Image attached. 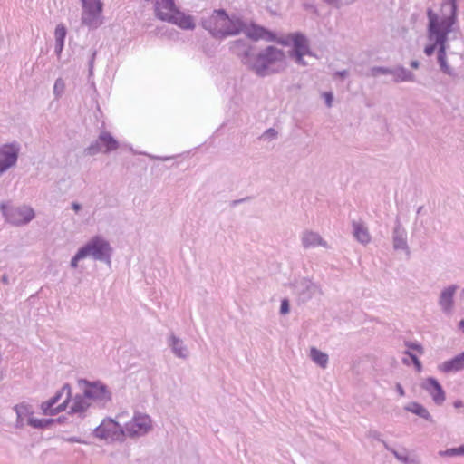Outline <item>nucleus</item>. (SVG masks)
Masks as SVG:
<instances>
[{
	"label": "nucleus",
	"instance_id": "e433bc0d",
	"mask_svg": "<svg viewBox=\"0 0 464 464\" xmlns=\"http://www.w3.org/2000/svg\"><path fill=\"white\" fill-rule=\"evenodd\" d=\"M278 135V132L274 128L267 129L261 136V139L264 140H275Z\"/></svg>",
	"mask_w": 464,
	"mask_h": 464
},
{
	"label": "nucleus",
	"instance_id": "c9c22d12",
	"mask_svg": "<svg viewBox=\"0 0 464 464\" xmlns=\"http://www.w3.org/2000/svg\"><path fill=\"white\" fill-rule=\"evenodd\" d=\"M83 258H86L85 257V255L84 253L82 251V249L80 248L77 253L75 254V256L72 258L71 260V263H70V266L72 268L75 269L78 267V262Z\"/></svg>",
	"mask_w": 464,
	"mask_h": 464
},
{
	"label": "nucleus",
	"instance_id": "c03bdc74",
	"mask_svg": "<svg viewBox=\"0 0 464 464\" xmlns=\"http://www.w3.org/2000/svg\"><path fill=\"white\" fill-rule=\"evenodd\" d=\"M409 464H422L420 458L417 454H412V459Z\"/></svg>",
	"mask_w": 464,
	"mask_h": 464
},
{
	"label": "nucleus",
	"instance_id": "b1692460",
	"mask_svg": "<svg viewBox=\"0 0 464 464\" xmlns=\"http://www.w3.org/2000/svg\"><path fill=\"white\" fill-rule=\"evenodd\" d=\"M390 74L393 76L395 82H413L415 80L414 74L402 66L391 69Z\"/></svg>",
	"mask_w": 464,
	"mask_h": 464
},
{
	"label": "nucleus",
	"instance_id": "f3484780",
	"mask_svg": "<svg viewBox=\"0 0 464 464\" xmlns=\"http://www.w3.org/2000/svg\"><path fill=\"white\" fill-rule=\"evenodd\" d=\"M163 21L176 24L184 30H192L196 26L191 15H187L177 8L169 15L165 16Z\"/></svg>",
	"mask_w": 464,
	"mask_h": 464
},
{
	"label": "nucleus",
	"instance_id": "c85d7f7f",
	"mask_svg": "<svg viewBox=\"0 0 464 464\" xmlns=\"http://www.w3.org/2000/svg\"><path fill=\"white\" fill-rule=\"evenodd\" d=\"M54 36H55L54 51L57 53V55H60L63 51V44H64V39L66 36V28L64 27V25L58 24L56 26L55 31H54Z\"/></svg>",
	"mask_w": 464,
	"mask_h": 464
},
{
	"label": "nucleus",
	"instance_id": "79ce46f5",
	"mask_svg": "<svg viewBox=\"0 0 464 464\" xmlns=\"http://www.w3.org/2000/svg\"><path fill=\"white\" fill-rule=\"evenodd\" d=\"M324 97L325 103H326L327 107L328 108L332 107L333 100H334L333 94L331 92H324Z\"/></svg>",
	"mask_w": 464,
	"mask_h": 464
},
{
	"label": "nucleus",
	"instance_id": "13d9d810",
	"mask_svg": "<svg viewBox=\"0 0 464 464\" xmlns=\"http://www.w3.org/2000/svg\"><path fill=\"white\" fill-rule=\"evenodd\" d=\"M461 294H462V295L464 296V289L462 290Z\"/></svg>",
	"mask_w": 464,
	"mask_h": 464
},
{
	"label": "nucleus",
	"instance_id": "393cba45",
	"mask_svg": "<svg viewBox=\"0 0 464 464\" xmlns=\"http://www.w3.org/2000/svg\"><path fill=\"white\" fill-rule=\"evenodd\" d=\"M383 447L385 448V450L390 451L398 461H400L402 464H409L412 459V454H411L409 450L405 448H401L400 450H398L392 448L387 442H383Z\"/></svg>",
	"mask_w": 464,
	"mask_h": 464
},
{
	"label": "nucleus",
	"instance_id": "8fccbe9b",
	"mask_svg": "<svg viewBox=\"0 0 464 464\" xmlns=\"http://www.w3.org/2000/svg\"><path fill=\"white\" fill-rule=\"evenodd\" d=\"M72 208L75 211H79L82 208V206H81V204H79L77 202H72Z\"/></svg>",
	"mask_w": 464,
	"mask_h": 464
},
{
	"label": "nucleus",
	"instance_id": "09e8293b",
	"mask_svg": "<svg viewBox=\"0 0 464 464\" xmlns=\"http://www.w3.org/2000/svg\"><path fill=\"white\" fill-rule=\"evenodd\" d=\"M348 75V71L346 70H343V71H338L335 72V76H338V77H346Z\"/></svg>",
	"mask_w": 464,
	"mask_h": 464
},
{
	"label": "nucleus",
	"instance_id": "473e14b6",
	"mask_svg": "<svg viewBox=\"0 0 464 464\" xmlns=\"http://www.w3.org/2000/svg\"><path fill=\"white\" fill-rule=\"evenodd\" d=\"M65 90V82L62 78L56 79L53 85V95L56 99L62 97Z\"/></svg>",
	"mask_w": 464,
	"mask_h": 464
},
{
	"label": "nucleus",
	"instance_id": "9b49d317",
	"mask_svg": "<svg viewBox=\"0 0 464 464\" xmlns=\"http://www.w3.org/2000/svg\"><path fill=\"white\" fill-rule=\"evenodd\" d=\"M79 384L83 385L82 392L90 401L106 403L111 399V393L107 386L100 382H90L86 380H80Z\"/></svg>",
	"mask_w": 464,
	"mask_h": 464
},
{
	"label": "nucleus",
	"instance_id": "3c124183",
	"mask_svg": "<svg viewBox=\"0 0 464 464\" xmlns=\"http://www.w3.org/2000/svg\"><path fill=\"white\" fill-rule=\"evenodd\" d=\"M454 407L455 408H462V407H464V403L462 401H456L454 402Z\"/></svg>",
	"mask_w": 464,
	"mask_h": 464
},
{
	"label": "nucleus",
	"instance_id": "603ef678",
	"mask_svg": "<svg viewBox=\"0 0 464 464\" xmlns=\"http://www.w3.org/2000/svg\"><path fill=\"white\" fill-rule=\"evenodd\" d=\"M419 65H420V63H419V62H418V61H412V62L411 63V66L412 68H414V69L419 68Z\"/></svg>",
	"mask_w": 464,
	"mask_h": 464
},
{
	"label": "nucleus",
	"instance_id": "9d476101",
	"mask_svg": "<svg viewBox=\"0 0 464 464\" xmlns=\"http://www.w3.org/2000/svg\"><path fill=\"white\" fill-rule=\"evenodd\" d=\"M428 38L430 42H432L431 44L427 45L424 48V53L427 56H430L434 53L436 47L438 46V55L437 60L438 63L440 65V70L449 76H454L455 72L452 67H450L447 62V49H448V34H445V41L442 44L437 43L435 38L430 37V25H428Z\"/></svg>",
	"mask_w": 464,
	"mask_h": 464
},
{
	"label": "nucleus",
	"instance_id": "a18cd8bd",
	"mask_svg": "<svg viewBox=\"0 0 464 464\" xmlns=\"http://www.w3.org/2000/svg\"><path fill=\"white\" fill-rule=\"evenodd\" d=\"M395 388H396V391H397V392L399 393V395H400L401 397H402V396H404V395H405L404 389H403V387L401 385V383H396Z\"/></svg>",
	"mask_w": 464,
	"mask_h": 464
},
{
	"label": "nucleus",
	"instance_id": "a19ab883",
	"mask_svg": "<svg viewBox=\"0 0 464 464\" xmlns=\"http://www.w3.org/2000/svg\"><path fill=\"white\" fill-rule=\"evenodd\" d=\"M409 349L418 351L420 354L423 353V348L417 343H406L405 344Z\"/></svg>",
	"mask_w": 464,
	"mask_h": 464
},
{
	"label": "nucleus",
	"instance_id": "5fc2aeb1",
	"mask_svg": "<svg viewBox=\"0 0 464 464\" xmlns=\"http://www.w3.org/2000/svg\"><path fill=\"white\" fill-rule=\"evenodd\" d=\"M459 329H464V320H461V321L459 323Z\"/></svg>",
	"mask_w": 464,
	"mask_h": 464
},
{
	"label": "nucleus",
	"instance_id": "dca6fc26",
	"mask_svg": "<svg viewBox=\"0 0 464 464\" xmlns=\"http://www.w3.org/2000/svg\"><path fill=\"white\" fill-rule=\"evenodd\" d=\"M420 387L429 392L436 404L440 405L444 402L446 399L445 392L436 379L427 378L421 382Z\"/></svg>",
	"mask_w": 464,
	"mask_h": 464
},
{
	"label": "nucleus",
	"instance_id": "a878e982",
	"mask_svg": "<svg viewBox=\"0 0 464 464\" xmlns=\"http://www.w3.org/2000/svg\"><path fill=\"white\" fill-rule=\"evenodd\" d=\"M99 140L103 146L104 153L116 150L119 148V142L108 131H102L99 135Z\"/></svg>",
	"mask_w": 464,
	"mask_h": 464
},
{
	"label": "nucleus",
	"instance_id": "4c0bfd02",
	"mask_svg": "<svg viewBox=\"0 0 464 464\" xmlns=\"http://www.w3.org/2000/svg\"><path fill=\"white\" fill-rule=\"evenodd\" d=\"M404 353L411 359L412 362L416 367V370L418 372H420L422 369V365L418 357L415 354L411 353L410 351H406Z\"/></svg>",
	"mask_w": 464,
	"mask_h": 464
},
{
	"label": "nucleus",
	"instance_id": "39448f33",
	"mask_svg": "<svg viewBox=\"0 0 464 464\" xmlns=\"http://www.w3.org/2000/svg\"><path fill=\"white\" fill-rule=\"evenodd\" d=\"M283 45H290L293 44V49L289 52V56L293 58L295 63L301 65H306V62L304 61L305 55H311L309 49L308 40L301 33L290 34L283 38L275 40Z\"/></svg>",
	"mask_w": 464,
	"mask_h": 464
},
{
	"label": "nucleus",
	"instance_id": "423d86ee",
	"mask_svg": "<svg viewBox=\"0 0 464 464\" xmlns=\"http://www.w3.org/2000/svg\"><path fill=\"white\" fill-rule=\"evenodd\" d=\"M81 249L84 253L85 257L91 256L94 260L111 265L112 247L109 241L102 237L95 236L92 237Z\"/></svg>",
	"mask_w": 464,
	"mask_h": 464
},
{
	"label": "nucleus",
	"instance_id": "5701e85b",
	"mask_svg": "<svg viewBox=\"0 0 464 464\" xmlns=\"http://www.w3.org/2000/svg\"><path fill=\"white\" fill-rule=\"evenodd\" d=\"M353 235L355 239L362 244L367 245L371 242V235L369 233L367 226L361 220H353L352 222Z\"/></svg>",
	"mask_w": 464,
	"mask_h": 464
},
{
	"label": "nucleus",
	"instance_id": "a211bd4d",
	"mask_svg": "<svg viewBox=\"0 0 464 464\" xmlns=\"http://www.w3.org/2000/svg\"><path fill=\"white\" fill-rule=\"evenodd\" d=\"M301 243L304 248H314L322 246L324 248H330L329 244L321 237L318 232L313 230H305L301 236Z\"/></svg>",
	"mask_w": 464,
	"mask_h": 464
},
{
	"label": "nucleus",
	"instance_id": "6e6d98bb",
	"mask_svg": "<svg viewBox=\"0 0 464 464\" xmlns=\"http://www.w3.org/2000/svg\"><path fill=\"white\" fill-rule=\"evenodd\" d=\"M421 209H422V207H420V208H418V211H417V212H418V213L421 212Z\"/></svg>",
	"mask_w": 464,
	"mask_h": 464
},
{
	"label": "nucleus",
	"instance_id": "37998d69",
	"mask_svg": "<svg viewBox=\"0 0 464 464\" xmlns=\"http://www.w3.org/2000/svg\"><path fill=\"white\" fill-rule=\"evenodd\" d=\"M369 437L380 441L382 445H383V442H386L385 440H383L382 438H381V434L376 431V430H373V431H370L369 432Z\"/></svg>",
	"mask_w": 464,
	"mask_h": 464
},
{
	"label": "nucleus",
	"instance_id": "49530a36",
	"mask_svg": "<svg viewBox=\"0 0 464 464\" xmlns=\"http://www.w3.org/2000/svg\"><path fill=\"white\" fill-rule=\"evenodd\" d=\"M95 55H96V52L94 51V52L92 53L91 60H90V62H89V65H90V73H91V74L92 73V68H93V63H94Z\"/></svg>",
	"mask_w": 464,
	"mask_h": 464
},
{
	"label": "nucleus",
	"instance_id": "c756f323",
	"mask_svg": "<svg viewBox=\"0 0 464 464\" xmlns=\"http://www.w3.org/2000/svg\"><path fill=\"white\" fill-rule=\"evenodd\" d=\"M249 50L250 55H256L253 53V50L250 46L247 45V44L244 40H237L231 44V49L233 52L241 58L242 63H244L245 54H244V49Z\"/></svg>",
	"mask_w": 464,
	"mask_h": 464
},
{
	"label": "nucleus",
	"instance_id": "6e6552de",
	"mask_svg": "<svg viewBox=\"0 0 464 464\" xmlns=\"http://www.w3.org/2000/svg\"><path fill=\"white\" fill-rule=\"evenodd\" d=\"M82 12L81 22L89 28H98L102 24V0H81Z\"/></svg>",
	"mask_w": 464,
	"mask_h": 464
},
{
	"label": "nucleus",
	"instance_id": "ddd939ff",
	"mask_svg": "<svg viewBox=\"0 0 464 464\" xmlns=\"http://www.w3.org/2000/svg\"><path fill=\"white\" fill-rule=\"evenodd\" d=\"M18 154L19 148L15 145L5 144L0 147V177L15 166Z\"/></svg>",
	"mask_w": 464,
	"mask_h": 464
},
{
	"label": "nucleus",
	"instance_id": "58836bf2",
	"mask_svg": "<svg viewBox=\"0 0 464 464\" xmlns=\"http://www.w3.org/2000/svg\"><path fill=\"white\" fill-rule=\"evenodd\" d=\"M322 1L328 5H333L334 7H340L343 5H348L351 3L349 1H343V0H322Z\"/></svg>",
	"mask_w": 464,
	"mask_h": 464
},
{
	"label": "nucleus",
	"instance_id": "f257e3e1",
	"mask_svg": "<svg viewBox=\"0 0 464 464\" xmlns=\"http://www.w3.org/2000/svg\"><path fill=\"white\" fill-rule=\"evenodd\" d=\"M201 24L215 37H225L244 32L254 40H275L274 33L257 25L248 28L241 19L228 16L224 10H215L208 18L203 19Z\"/></svg>",
	"mask_w": 464,
	"mask_h": 464
},
{
	"label": "nucleus",
	"instance_id": "7c9ffc66",
	"mask_svg": "<svg viewBox=\"0 0 464 464\" xmlns=\"http://www.w3.org/2000/svg\"><path fill=\"white\" fill-rule=\"evenodd\" d=\"M53 422V420L46 419H35L34 416L27 420V425L34 429H44L49 426Z\"/></svg>",
	"mask_w": 464,
	"mask_h": 464
},
{
	"label": "nucleus",
	"instance_id": "864d4df0",
	"mask_svg": "<svg viewBox=\"0 0 464 464\" xmlns=\"http://www.w3.org/2000/svg\"><path fill=\"white\" fill-rule=\"evenodd\" d=\"M2 282H3L4 284H8V277H7L6 276H2Z\"/></svg>",
	"mask_w": 464,
	"mask_h": 464
},
{
	"label": "nucleus",
	"instance_id": "f03ea898",
	"mask_svg": "<svg viewBox=\"0 0 464 464\" xmlns=\"http://www.w3.org/2000/svg\"><path fill=\"white\" fill-rule=\"evenodd\" d=\"M69 403L70 414L82 415L91 406L90 400L83 392L82 394L72 397L71 386L66 383L53 397L42 403V410L46 415H55L64 411Z\"/></svg>",
	"mask_w": 464,
	"mask_h": 464
},
{
	"label": "nucleus",
	"instance_id": "4468645a",
	"mask_svg": "<svg viewBox=\"0 0 464 464\" xmlns=\"http://www.w3.org/2000/svg\"><path fill=\"white\" fill-rule=\"evenodd\" d=\"M457 285H450L444 287L440 293L438 304L440 310L446 314H451L454 309V296L458 290Z\"/></svg>",
	"mask_w": 464,
	"mask_h": 464
},
{
	"label": "nucleus",
	"instance_id": "f704fd0d",
	"mask_svg": "<svg viewBox=\"0 0 464 464\" xmlns=\"http://www.w3.org/2000/svg\"><path fill=\"white\" fill-rule=\"evenodd\" d=\"M391 68L382 67V66H374L371 69V75L372 77H376L379 74H390Z\"/></svg>",
	"mask_w": 464,
	"mask_h": 464
},
{
	"label": "nucleus",
	"instance_id": "412c9836",
	"mask_svg": "<svg viewBox=\"0 0 464 464\" xmlns=\"http://www.w3.org/2000/svg\"><path fill=\"white\" fill-rule=\"evenodd\" d=\"M121 426L113 420H103L100 426L94 430V435L100 439L111 438L118 430L121 432Z\"/></svg>",
	"mask_w": 464,
	"mask_h": 464
},
{
	"label": "nucleus",
	"instance_id": "20e7f679",
	"mask_svg": "<svg viewBox=\"0 0 464 464\" xmlns=\"http://www.w3.org/2000/svg\"><path fill=\"white\" fill-rule=\"evenodd\" d=\"M457 1L443 0L440 14H438L432 9L427 11L430 35L435 38L437 43L442 44L445 41V34L452 32V27L457 22Z\"/></svg>",
	"mask_w": 464,
	"mask_h": 464
},
{
	"label": "nucleus",
	"instance_id": "6ab92c4d",
	"mask_svg": "<svg viewBox=\"0 0 464 464\" xmlns=\"http://www.w3.org/2000/svg\"><path fill=\"white\" fill-rule=\"evenodd\" d=\"M14 411L16 414V421L14 427L16 429H22L27 424V420L32 418L34 415V410L32 405L26 402H21L14 406Z\"/></svg>",
	"mask_w": 464,
	"mask_h": 464
},
{
	"label": "nucleus",
	"instance_id": "72a5a7b5",
	"mask_svg": "<svg viewBox=\"0 0 464 464\" xmlns=\"http://www.w3.org/2000/svg\"><path fill=\"white\" fill-rule=\"evenodd\" d=\"M102 150V144L99 139L92 142L89 147L85 149V154L88 156H93L99 153Z\"/></svg>",
	"mask_w": 464,
	"mask_h": 464
},
{
	"label": "nucleus",
	"instance_id": "0eeeda50",
	"mask_svg": "<svg viewBox=\"0 0 464 464\" xmlns=\"http://www.w3.org/2000/svg\"><path fill=\"white\" fill-rule=\"evenodd\" d=\"M1 212L6 222L16 227L27 225L35 217L33 208L27 205L9 206L3 203Z\"/></svg>",
	"mask_w": 464,
	"mask_h": 464
},
{
	"label": "nucleus",
	"instance_id": "7ed1b4c3",
	"mask_svg": "<svg viewBox=\"0 0 464 464\" xmlns=\"http://www.w3.org/2000/svg\"><path fill=\"white\" fill-rule=\"evenodd\" d=\"M244 64L259 76L278 72L285 67V55L276 47L268 46L263 52L250 55L248 49H244Z\"/></svg>",
	"mask_w": 464,
	"mask_h": 464
},
{
	"label": "nucleus",
	"instance_id": "4be33fe9",
	"mask_svg": "<svg viewBox=\"0 0 464 464\" xmlns=\"http://www.w3.org/2000/svg\"><path fill=\"white\" fill-rule=\"evenodd\" d=\"M464 369V352L454 358L445 361L438 366V370L444 373L459 372Z\"/></svg>",
	"mask_w": 464,
	"mask_h": 464
},
{
	"label": "nucleus",
	"instance_id": "de8ad7c7",
	"mask_svg": "<svg viewBox=\"0 0 464 464\" xmlns=\"http://www.w3.org/2000/svg\"><path fill=\"white\" fill-rule=\"evenodd\" d=\"M64 440H66L68 442L82 443V440L77 437L66 438V439H64Z\"/></svg>",
	"mask_w": 464,
	"mask_h": 464
},
{
	"label": "nucleus",
	"instance_id": "f8f14e48",
	"mask_svg": "<svg viewBox=\"0 0 464 464\" xmlns=\"http://www.w3.org/2000/svg\"><path fill=\"white\" fill-rule=\"evenodd\" d=\"M295 293L302 297L304 301H308L316 296H322L324 291L321 285L307 277H303L294 283Z\"/></svg>",
	"mask_w": 464,
	"mask_h": 464
},
{
	"label": "nucleus",
	"instance_id": "4d7b16f0",
	"mask_svg": "<svg viewBox=\"0 0 464 464\" xmlns=\"http://www.w3.org/2000/svg\"><path fill=\"white\" fill-rule=\"evenodd\" d=\"M402 361H403L404 363L408 364V362H407L406 359H403Z\"/></svg>",
	"mask_w": 464,
	"mask_h": 464
},
{
	"label": "nucleus",
	"instance_id": "ea45409f",
	"mask_svg": "<svg viewBox=\"0 0 464 464\" xmlns=\"http://www.w3.org/2000/svg\"><path fill=\"white\" fill-rule=\"evenodd\" d=\"M290 311V304H289V301L287 299H283L282 302H281V306H280V314H287Z\"/></svg>",
	"mask_w": 464,
	"mask_h": 464
},
{
	"label": "nucleus",
	"instance_id": "2eb2a0df",
	"mask_svg": "<svg viewBox=\"0 0 464 464\" xmlns=\"http://www.w3.org/2000/svg\"><path fill=\"white\" fill-rule=\"evenodd\" d=\"M392 246L394 250H401L407 254L410 253V247L407 241V231L399 218H396L395 226L392 230Z\"/></svg>",
	"mask_w": 464,
	"mask_h": 464
},
{
	"label": "nucleus",
	"instance_id": "aec40b11",
	"mask_svg": "<svg viewBox=\"0 0 464 464\" xmlns=\"http://www.w3.org/2000/svg\"><path fill=\"white\" fill-rule=\"evenodd\" d=\"M168 345L176 357L183 360L188 358L189 350L185 344L184 341L179 337L171 334L168 338Z\"/></svg>",
	"mask_w": 464,
	"mask_h": 464
},
{
	"label": "nucleus",
	"instance_id": "2f4dec72",
	"mask_svg": "<svg viewBox=\"0 0 464 464\" xmlns=\"http://www.w3.org/2000/svg\"><path fill=\"white\" fill-rule=\"evenodd\" d=\"M440 457H456L464 456V444L458 448H451L446 450H440L438 453Z\"/></svg>",
	"mask_w": 464,
	"mask_h": 464
},
{
	"label": "nucleus",
	"instance_id": "bb28decb",
	"mask_svg": "<svg viewBox=\"0 0 464 464\" xmlns=\"http://www.w3.org/2000/svg\"><path fill=\"white\" fill-rule=\"evenodd\" d=\"M309 358L322 369H325L328 365V354L320 351L316 347L310 348Z\"/></svg>",
	"mask_w": 464,
	"mask_h": 464
},
{
	"label": "nucleus",
	"instance_id": "1a4fd4ad",
	"mask_svg": "<svg viewBox=\"0 0 464 464\" xmlns=\"http://www.w3.org/2000/svg\"><path fill=\"white\" fill-rule=\"evenodd\" d=\"M151 429L150 417L145 413L135 412L132 419L121 428V433L130 438L140 437L147 434Z\"/></svg>",
	"mask_w": 464,
	"mask_h": 464
},
{
	"label": "nucleus",
	"instance_id": "cd10ccee",
	"mask_svg": "<svg viewBox=\"0 0 464 464\" xmlns=\"http://www.w3.org/2000/svg\"><path fill=\"white\" fill-rule=\"evenodd\" d=\"M404 410L412 412L426 420L432 422V417L428 410L418 402H411L404 407Z\"/></svg>",
	"mask_w": 464,
	"mask_h": 464
}]
</instances>
